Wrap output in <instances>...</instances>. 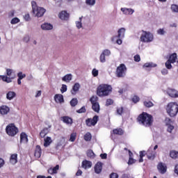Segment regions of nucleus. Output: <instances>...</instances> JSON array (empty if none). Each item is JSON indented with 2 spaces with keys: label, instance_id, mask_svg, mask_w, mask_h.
Instances as JSON below:
<instances>
[{
  "label": "nucleus",
  "instance_id": "obj_1",
  "mask_svg": "<svg viewBox=\"0 0 178 178\" xmlns=\"http://www.w3.org/2000/svg\"><path fill=\"white\" fill-rule=\"evenodd\" d=\"M137 120L140 124H143V126H145V127H150V126H152V123L154 122L152 115L147 113H143L139 115Z\"/></svg>",
  "mask_w": 178,
  "mask_h": 178
},
{
  "label": "nucleus",
  "instance_id": "obj_2",
  "mask_svg": "<svg viewBox=\"0 0 178 178\" xmlns=\"http://www.w3.org/2000/svg\"><path fill=\"white\" fill-rule=\"evenodd\" d=\"M112 92V86L106 84L99 85L97 90V94L99 97H107Z\"/></svg>",
  "mask_w": 178,
  "mask_h": 178
},
{
  "label": "nucleus",
  "instance_id": "obj_3",
  "mask_svg": "<svg viewBox=\"0 0 178 178\" xmlns=\"http://www.w3.org/2000/svg\"><path fill=\"white\" fill-rule=\"evenodd\" d=\"M166 111L171 118H175L178 113V104L176 102H170L167 105Z\"/></svg>",
  "mask_w": 178,
  "mask_h": 178
},
{
  "label": "nucleus",
  "instance_id": "obj_4",
  "mask_svg": "<svg viewBox=\"0 0 178 178\" xmlns=\"http://www.w3.org/2000/svg\"><path fill=\"white\" fill-rule=\"evenodd\" d=\"M32 12L37 17H42L46 10L44 8L37 6L35 1H31Z\"/></svg>",
  "mask_w": 178,
  "mask_h": 178
},
{
  "label": "nucleus",
  "instance_id": "obj_5",
  "mask_svg": "<svg viewBox=\"0 0 178 178\" xmlns=\"http://www.w3.org/2000/svg\"><path fill=\"white\" fill-rule=\"evenodd\" d=\"M142 34L140 35V41L142 42H152L154 40V35L150 32L142 31Z\"/></svg>",
  "mask_w": 178,
  "mask_h": 178
},
{
  "label": "nucleus",
  "instance_id": "obj_6",
  "mask_svg": "<svg viewBox=\"0 0 178 178\" xmlns=\"http://www.w3.org/2000/svg\"><path fill=\"white\" fill-rule=\"evenodd\" d=\"M127 72V67H126V65L124 64H120L116 69L115 74L119 78H123L126 76Z\"/></svg>",
  "mask_w": 178,
  "mask_h": 178
},
{
  "label": "nucleus",
  "instance_id": "obj_7",
  "mask_svg": "<svg viewBox=\"0 0 178 178\" xmlns=\"http://www.w3.org/2000/svg\"><path fill=\"white\" fill-rule=\"evenodd\" d=\"M6 131L8 136L13 137L16 136L17 133H19V129H17L15 124H11L10 125L6 127Z\"/></svg>",
  "mask_w": 178,
  "mask_h": 178
},
{
  "label": "nucleus",
  "instance_id": "obj_8",
  "mask_svg": "<svg viewBox=\"0 0 178 178\" xmlns=\"http://www.w3.org/2000/svg\"><path fill=\"white\" fill-rule=\"evenodd\" d=\"M157 169L159 173L161 175H165V173H166V170H168V167H166L165 163H159L157 165Z\"/></svg>",
  "mask_w": 178,
  "mask_h": 178
},
{
  "label": "nucleus",
  "instance_id": "obj_9",
  "mask_svg": "<svg viewBox=\"0 0 178 178\" xmlns=\"http://www.w3.org/2000/svg\"><path fill=\"white\" fill-rule=\"evenodd\" d=\"M167 94L171 98H178V91L176 90L175 89L168 88Z\"/></svg>",
  "mask_w": 178,
  "mask_h": 178
},
{
  "label": "nucleus",
  "instance_id": "obj_10",
  "mask_svg": "<svg viewBox=\"0 0 178 178\" xmlns=\"http://www.w3.org/2000/svg\"><path fill=\"white\" fill-rule=\"evenodd\" d=\"M54 100L57 104H63L65 102V99H63V96L60 94L55 95Z\"/></svg>",
  "mask_w": 178,
  "mask_h": 178
},
{
  "label": "nucleus",
  "instance_id": "obj_11",
  "mask_svg": "<svg viewBox=\"0 0 178 178\" xmlns=\"http://www.w3.org/2000/svg\"><path fill=\"white\" fill-rule=\"evenodd\" d=\"M61 120L63 123H65V124H73V119L69 116L61 117Z\"/></svg>",
  "mask_w": 178,
  "mask_h": 178
},
{
  "label": "nucleus",
  "instance_id": "obj_12",
  "mask_svg": "<svg viewBox=\"0 0 178 178\" xmlns=\"http://www.w3.org/2000/svg\"><path fill=\"white\" fill-rule=\"evenodd\" d=\"M10 111V108L8 106H0V113L1 115H8Z\"/></svg>",
  "mask_w": 178,
  "mask_h": 178
},
{
  "label": "nucleus",
  "instance_id": "obj_13",
  "mask_svg": "<svg viewBox=\"0 0 178 178\" xmlns=\"http://www.w3.org/2000/svg\"><path fill=\"white\" fill-rule=\"evenodd\" d=\"M20 143H23L24 144H26V143H29V138L27 136V134L22 132L20 134Z\"/></svg>",
  "mask_w": 178,
  "mask_h": 178
},
{
  "label": "nucleus",
  "instance_id": "obj_14",
  "mask_svg": "<svg viewBox=\"0 0 178 178\" xmlns=\"http://www.w3.org/2000/svg\"><path fill=\"white\" fill-rule=\"evenodd\" d=\"M41 29L44 31L52 30L54 26L48 22H44L41 25Z\"/></svg>",
  "mask_w": 178,
  "mask_h": 178
},
{
  "label": "nucleus",
  "instance_id": "obj_15",
  "mask_svg": "<svg viewBox=\"0 0 178 178\" xmlns=\"http://www.w3.org/2000/svg\"><path fill=\"white\" fill-rule=\"evenodd\" d=\"M80 90V83H76L72 87V89L71 90V94L72 95H76L77 94V92Z\"/></svg>",
  "mask_w": 178,
  "mask_h": 178
},
{
  "label": "nucleus",
  "instance_id": "obj_16",
  "mask_svg": "<svg viewBox=\"0 0 178 178\" xmlns=\"http://www.w3.org/2000/svg\"><path fill=\"white\" fill-rule=\"evenodd\" d=\"M69 13L66 11H61L59 14V18L61 19V20H69Z\"/></svg>",
  "mask_w": 178,
  "mask_h": 178
},
{
  "label": "nucleus",
  "instance_id": "obj_17",
  "mask_svg": "<svg viewBox=\"0 0 178 178\" xmlns=\"http://www.w3.org/2000/svg\"><path fill=\"white\" fill-rule=\"evenodd\" d=\"M15 77V76L8 77V76L0 75V78L6 83H12V80H13Z\"/></svg>",
  "mask_w": 178,
  "mask_h": 178
},
{
  "label": "nucleus",
  "instance_id": "obj_18",
  "mask_svg": "<svg viewBox=\"0 0 178 178\" xmlns=\"http://www.w3.org/2000/svg\"><path fill=\"white\" fill-rule=\"evenodd\" d=\"M95 173L99 174L102 172V163L97 162L95 166Z\"/></svg>",
  "mask_w": 178,
  "mask_h": 178
},
{
  "label": "nucleus",
  "instance_id": "obj_19",
  "mask_svg": "<svg viewBox=\"0 0 178 178\" xmlns=\"http://www.w3.org/2000/svg\"><path fill=\"white\" fill-rule=\"evenodd\" d=\"M121 10L124 15H133L134 13V10L131 8H122Z\"/></svg>",
  "mask_w": 178,
  "mask_h": 178
},
{
  "label": "nucleus",
  "instance_id": "obj_20",
  "mask_svg": "<svg viewBox=\"0 0 178 178\" xmlns=\"http://www.w3.org/2000/svg\"><path fill=\"white\" fill-rule=\"evenodd\" d=\"M41 147L40 145H36L34 153V156H35V158H41Z\"/></svg>",
  "mask_w": 178,
  "mask_h": 178
},
{
  "label": "nucleus",
  "instance_id": "obj_21",
  "mask_svg": "<svg viewBox=\"0 0 178 178\" xmlns=\"http://www.w3.org/2000/svg\"><path fill=\"white\" fill-rule=\"evenodd\" d=\"M16 97V92L14 91H8L6 94V98L8 99V101H12L13 98H15Z\"/></svg>",
  "mask_w": 178,
  "mask_h": 178
},
{
  "label": "nucleus",
  "instance_id": "obj_22",
  "mask_svg": "<svg viewBox=\"0 0 178 178\" xmlns=\"http://www.w3.org/2000/svg\"><path fill=\"white\" fill-rule=\"evenodd\" d=\"M126 33V29L121 28L118 31V38H124V34Z\"/></svg>",
  "mask_w": 178,
  "mask_h": 178
},
{
  "label": "nucleus",
  "instance_id": "obj_23",
  "mask_svg": "<svg viewBox=\"0 0 178 178\" xmlns=\"http://www.w3.org/2000/svg\"><path fill=\"white\" fill-rule=\"evenodd\" d=\"M147 159L150 161H154L155 159V152H152V150H148L146 153Z\"/></svg>",
  "mask_w": 178,
  "mask_h": 178
},
{
  "label": "nucleus",
  "instance_id": "obj_24",
  "mask_svg": "<svg viewBox=\"0 0 178 178\" xmlns=\"http://www.w3.org/2000/svg\"><path fill=\"white\" fill-rule=\"evenodd\" d=\"M72 79L73 75H72V74H67L62 78V81H65V83H70Z\"/></svg>",
  "mask_w": 178,
  "mask_h": 178
},
{
  "label": "nucleus",
  "instance_id": "obj_25",
  "mask_svg": "<svg viewBox=\"0 0 178 178\" xmlns=\"http://www.w3.org/2000/svg\"><path fill=\"white\" fill-rule=\"evenodd\" d=\"M49 133V130L48 129V128L45 127L40 131V137H41V138H45V136H47V134H48Z\"/></svg>",
  "mask_w": 178,
  "mask_h": 178
},
{
  "label": "nucleus",
  "instance_id": "obj_26",
  "mask_svg": "<svg viewBox=\"0 0 178 178\" xmlns=\"http://www.w3.org/2000/svg\"><path fill=\"white\" fill-rule=\"evenodd\" d=\"M99 117L98 115H95L92 119H90L91 126H95L98 123Z\"/></svg>",
  "mask_w": 178,
  "mask_h": 178
},
{
  "label": "nucleus",
  "instance_id": "obj_27",
  "mask_svg": "<svg viewBox=\"0 0 178 178\" xmlns=\"http://www.w3.org/2000/svg\"><path fill=\"white\" fill-rule=\"evenodd\" d=\"M10 162L13 165L17 163V154H14L10 156Z\"/></svg>",
  "mask_w": 178,
  "mask_h": 178
},
{
  "label": "nucleus",
  "instance_id": "obj_28",
  "mask_svg": "<svg viewBox=\"0 0 178 178\" xmlns=\"http://www.w3.org/2000/svg\"><path fill=\"white\" fill-rule=\"evenodd\" d=\"M92 109L94 111V112H96V113H99L100 111L99 103H95L92 104Z\"/></svg>",
  "mask_w": 178,
  "mask_h": 178
},
{
  "label": "nucleus",
  "instance_id": "obj_29",
  "mask_svg": "<svg viewBox=\"0 0 178 178\" xmlns=\"http://www.w3.org/2000/svg\"><path fill=\"white\" fill-rule=\"evenodd\" d=\"M52 143V139L51 137L47 136L46 138H44V147H49L51 145V143Z\"/></svg>",
  "mask_w": 178,
  "mask_h": 178
},
{
  "label": "nucleus",
  "instance_id": "obj_30",
  "mask_svg": "<svg viewBox=\"0 0 178 178\" xmlns=\"http://www.w3.org/2000/svg\"><path fill=\"white\" fill-rule=\"evenodd\" d=\"M170 156L172 159H177V158H178V152H177L176 150H172L170 152Z\"/></svg>",
  "mask_w": 178,
  "mask_h": 178
},
{
  "label": "nucleus",
  "instance_id": "obj_31",
  "mask_svg": "<svg viewBox=\"0 0 178 178\" xmlns=\"http://www.w3.org/2000/svg\"><path fill=\"white\" fill-rule=\"evenodd\" d=\"M83 19V17H79V21H76L75 22V24H76V27L80 30V29H82L83 28V24L81 23V20Z\"/></svg>",
  "mask_w": 178,
  "mask_h": 178
},
{
  "label": "nucleus",
  "instance_id": "obj_32",
  "mask_svg": "<svg viewBox=\"0 0 178 178\" xmlns=\"http://www.w3.org/2000/svg\"><path fill=\"white\" fill-rule=\"evenodd\" d=\"M176 59H177V54L174 53L171 56H170L168 60H170V62H172V63H175V62H176Z\"/></svg>",
  "mask_w": 178,
  "mask_h": 178
},
{
  "label": "nucleus",
  "instance_id": "obj_33",
  "mask_svg": "<svg viewBox=\"0 0 178 178\" xmlns=\"http://www.w3.org/2000/svg\"><path fill=\"white\" fill-rule=\"evenodd\" d=\"M113 134H118V136H122L124 134L123 129H115L113 131Z\"/></svg>",
  "mask_w": 178,
  "mask_h": 178
},
{
  "label": "nucleus",
  "instance_id": "obj_34",
  "mask_svg": "<svg viewBox=\"0 0 178 178\" xmlns=\"http://www.w3.org/2000/svg\"><path fill=\"white\" fill-rule=\"evenodd\" d=\"M70 104L71 106H72V108H74V106H76L77 105V104H79V100L77 99V98H73L70 102Z\"/></svg>",
  "mask_w": 178,
  "mask_h": 178
},
{
  "label": "nucleus",
  "instance_id": "obj_35",
  "mask_svg": "<svg viewBox=\"0 0 178 178\" xmlns=\"http://www.w3.org/2000/svg\"><path fill=\"white\" fill-rule=\"evenodd\" d=\"M82 168H83V169H88V168H90V161H83L82 162Z\"/></svg>",
  "mask_w": 178,
  "mask_h": 178
},
{
  "label": "nucleus",
  "instance_id": "obj_36",
  "mask_svg": "<svg viewBox=\"0 0 178 178\" xmlns=\"http://www.w3.org/2000/svg\"><path fill=\"white\" fill-rule=\"evenodd\" d=\"M90 101L92 105L94 104H99L98 103V97H97V96L92 97L90 99Z\"/></svg>",
  "mask_w": 178,
  "mask_h": 178
},
{
  "label": "nucleus",
  "instance_id": "obj_37",
  "mask_svg": "<svg viewBox=\"0 0 178 178\" xmlns=\"http://www.w3.org/2000/svg\"><path fill=\"white\" fill-rule=\"evenodd\" d=\"M143 67H156V64L153 63H146L144 64Z\"/></svg>",
  "mask_w": 178,
  "mask_h": 178
},
{
  "label": "nucleus",
  "instance_id": "obj_38",
  "mask_svg": "<svg viewBox=\"0 0 178 178\" xmlns=\"http://www.w3.org/2000/svg\"><path fill=\"white\" fill-rule=\"evenodd\" d=\"M143 104L146 108H151L154 106V103H152L151 101H145Z\"/></svg>",
  "mask_w": 178,
  "mask_h": 178
},
{
  "label": "nucleus",
  "instance_id": "obj_39",
  "mask_svg": "<svg viewBox=\"0 0 178 178\" xmlns=\"http://www.w3.org/2000/svg\"><path fill=\"white\" fill-rule=\"evenodd\" d=\"M76 137H77V134L76 133L71 134L70 141H71L72 143H74V141H76Z\"/></svg>",
  "mask_w": 178,
  "mask_h": 178
},
{
  "label": "nucleus",
  "instance_id": "obj_40",
  "mask_svg": "<svg viewBox=\"0 0 178 178\" xmlns=\"http://www.w3.org/2000/svg\"><path fill=\"white\" fill-rule=\"evenodd\" d=\"M171 10L172 12H175V13H178V6L176 4H172L171 6Z\"/></svg>",
  "mask_w": 178,
  "mask_h": 178
},
{
  "label": "nucleus",
  "instance_id": "obj_41",
  "mask_svg": "<svg viewBox=\"0 0 178 178\" xmlns=\"http://www.w3.org/2000/svg\"><path fill=\"white\" fill-rule=\"evenodd\" d=\"M20 22V19L17 17H14L11 19L10 23L11 24H17Z\"/></svg>",
  "mask_w": 178,
  "mask_h": 178
},
{
  "label": "nucleus",
  "instance_id": "obj_42",
  "mask_svg": "<svg viewBox=\"0 0 178 178\" xmlns=\"http://www.w3.org/2000/svg\"><path fill=\"white\" fill-rule=\"evenodd\" d=\"M17 77L18 79L23 80L26 77V74H23V72H19L17 73Z\"/></svg>",
  "mask_w": 178,
  "mask_h": 178
},
{
  "label": "nucleus",
  "instance_id": "obj_43",
  "mask_svg": "<svg viewBox=\"0 0 178 178\" xmlns=\"http://www.w3.org/2000/svg\"><path fill=\"white\" fill-rule=\"evenodd\" d=\"M67 91V86L63 84L62 87L60 88V92L62 94H63L64 92H66Z\"/></svg>",
  "mask_w": 178,
  "mask_h": 178
},
{
  "label": "nucleus",
  "instance_id": "obj_44",
  "mask_svg": "<svg viewBox=\"0 0 178 178\" xmlns=\"http://www.w3.org/2000/svg\"><path fill=\"white\" fill-rule=\"evenodd\" d=\"M172 62L170 60H167L165 63V67H167V69H172Z\"/></svg>",
  "mask_w": 178,
  "mask_h": 178
},
{
  "label": "nucleus",
  "instance_id": "obj_45",
  "mask_svg": "<svg viewBox=\"0 0 178 178\" xmlns=\"http://www.w3.org/2000/svg\"><path fill=\"white\" fill-rule=\"evenodd\" d=\"M167 126H168L167 131H168V133H172L173 129H175V127L170 124H167Z\"/></svg>",
  "mask_w": 178,
  "mask_h": 178
},
{
  "label": "nucleus",
  "instance_id": "obj_46",
  "mask_svg": "<svg viewBox=\"0 0 178 178\" xmlns=\"http://www.w3.org/2000/svg\"><path fill=\"white\" fill-rule=\"evenodd\" d=\"M77 113H86V106H82L80 109L76 111Z\"/></svg>",
  "mask_w": 178,
  "mask_h": 178
},
{
  "label": "nucleus",
  "instance_id": "obj_47",
  "mask_svg": "<svg viewBox=\"0 0 178 178\" xmlns=\"http://www.w3.org/2000/svg\"><path fill=\"white\" fill-rule=\"evenodd\" d=\"M51 169L53 170V172L54 173V175H56V173H58V171L59 170V165H56L53 168H51Z\"/></svg>",
  "mask_w": 178,
  "mask_h": 178
},
{
  "label": "nucleus",
  "instance_id": "obj_48",
  "mask_svg": "<svg viewBox=\"0 0 178 178\" xmlns=\"http://www.w3.org/2000/svg\"><path fill=\"white\" fill-rule=\"evenodd\" d=\"M165 33H166V32L165 31V30H163V29H159L157 31V34H159V35H164Z\"/></svg>",
  "mask_w": 178,
  "mask_h": 178
},
{
  "label": "nucleus",
  "instance_id": "obj_49",
  "mask_svg": "<svg viewBox=\"0 0 178 178\" xmlns=\"http://www.w3.org/2000/svg\"><path fill=\"white\" fill-rule=\"evenodd\" d=\"M13 73V70L9 69V68H8L6 70V74H7V76H9V77H10V76H12Z\"/></svg>",
  "mask_w": 178,
  "mask_h": 178
},
{
  "label": "nucleus",
  "instance_id": "obj_50",
  "mask_svg": "<svg viewBox=\"0 0 178 178\" xmlns=\"http://www.w3.org/2000/svg\"><path fill=\"white\" fill-rule=\"evenodd\" d=\"M102 54L105 56H109V55H111V51L109 49H105Z\"/></svg>",
  "mask_w": 178,
  "mask_h": 178
},
{
  "label": "nucleus",
  "instance_id": "obj_51",
  "mask_svg": "<svg viewBox=\"0 0 178 178\" xmlns=\"http://www.w3.org/2000/svg\"><path fill=\"white\" fill-rule=\"evenodd\" d=\"M85 141H90V132L86 133L83 137Z\"/></svg>",
  "mask_w": 178,
  "mask_h": 178
},
{
  "label": "nucleus",
  "instance_id": "obj_52",
  "mask_svg": "<svg viewBox=\"0 0 178 178\" xmlns=\"http://www.w3.org/2000/svg\"><path fill=\"white\" fill-rule=\"evenodd\" d=\"M132 101L133 102H134V104H137V102L140 101V97H138V96H134V97L132 98Z\"/></svg>",
  "mask_w": 178,
  "mask_h": 178
},
{
  "label": "nucleus",
  "instance_id": "obj_53",
  "mask_svg": "<svg viewBox=\"0 0 178 178\" xmlns=\"http://www.w3.org/2000/svg\"><path fill=\"white\" fill-rule=\"evenodd\" d=\"M24 42H29L30 41V36L29 35H26L23 38Z\"/></svg>",
  "mask_w": 178,
  "mask_h": 178
},
{
  "label": "nucleus",
  "instance_id": "obj_54",
  "mask_svg": "<svg viewBox=\"0 0 178 178\" xmlns=\"http://www.w3.org/2000/svg\"><path fill=\"white\" fill-rule=\"evenodd\" d=\"M92 74L94 77H97L98 76V70L97 69H93L92 71Z\"/></svg>",
  "mask_w": 178,
  "mask_h": 178
},
{
  "label": "nucleus",
  "instance_id": "obj_55",
  "mask_svg": "<svg viewBox=\"0 0 178 178\" xmlns=\"http://www.w3.org/2000/svg\"><path fill=\"white\" fill-rule=\"evenodd\" d=\"M110 178H119V175H118L116 172H112L110 175Z\"/></svg>",
  "mask_w": 178,
  "mask_h": 178
},
{
  "label": "nucleus",
  "instance_id": "obj_56",
  "mask_svg": "<svg viewBox=\"0 0 178 178\" xmlns=\"http://www.w3.org/2000/svg\"><path fill=\"white\" fill-rule=\"evenodd\" d=\"M112 104H113V100H112L111 99H108L106 100V106H109V105H112Z\"/></svg>",
  "mask_w": 178,
  "mask_h": 178
},
{
  "label": "nucleus",
  "instance_id": "obj_57",
  "mask_svg": "<svg viewBox=\"0 0 178 178\" xmlns=\"http://www.w3.org/2000/svg\"><path fill=\"white\" fill-rule=\"evenodd\" d=\"M134 60L135 62H140L141 60V58L140 57V55L137 54L134 56Z\"/></svg>",
  "mask_w": 178,
  "mask_h": 178
},
{
  "label": "nucleus",
  "instance_id": "obj_58",
  "mask_svg": "<svg viewBox=\"0 0 178 178\" xmlns=\"http://www.w3.org/2000/svg\"><path fill=\"white\" fill-rule=\"evenodd\" d=\"M106 61L105 59V55H104L102 53L100 55V62H102V63H104Z\"/></svg>",
  "mask_w": 178,
  "mask_h": 178
},
{
  "label": "nucleus",
  "instance_id": "obj_59",
  "mask_svg": "<svg viewBox=\"0 0 178 178\" xmlns=\"http://www.w3.org/2000/svg\"><path fill=\"white\" fill-rule=\"evenodd\" d=\"M136 163V160H134V159L129 157V160L128 161V164L129 165H133V163Z\"/></svg>",
  "mask_w": 178,
  "mask_h": 178
},
{
  "label": "nucleus",
  "instance_id": "obj_60",
  "mask_svg": "<svg viewBox=\"0 0 178 178\" xmlns=\"http://www.w3.org/2000/svg\"><path fill=\"white\" fill-rule=\"evenodd\" d=\"M117 113L118 115H122V113H123V107L118 108Z\"/></svg>",
  "mask_w": 178,
  "mask_h": 178
},
{
  "label": "nucleus",
  "instance_id": "obj_61",
  "mask_svg": "<svg viewBox=\"0 0 178 178\" xmlns=\"http://www.w3.org/2000/svg\"><path fill=\"white\" fill-rule=\"evenodd\" d=\"M168 71L166 68H164L161 70V74L163 75V76H166V74H168Z\"/></svg>",
  "mask_w": 178,
  "mask_h": 178
},
{
  "label": "nucleus",
  "instance_id": "obj_62",
  "mask_svg": "<svg viewBox=\"0 0 178 178\" xmlns=\"http://www.w3.org/2000/svg\"><path fill=\"white\" fill-rule=\"evenodd\" d=\"M24 20H26V22H29L30 20V14H26L24 15Z\"/></svg>",
  "mask_w": 178,
  "mask_h": 178
},
{
  "label": "nucleus",
  "instance_id": "obj_63",
  "mask_svg": "<svg viewBox=\"0 0 178 178\" xmlns=\"http://www.w3.org/2000/svg\"><path fill=\"white\" fill-rule=\"evenodd\" d=\"M3 165H5V161L0 158V169L3 168Z\"/></svg>",
  "mask_w": 178,
  "mask_h": 178
},
{
  "label": "nucleus",
  "instance_id": "obj_64",
  "mask_svg": "<svg viewBox=\"0 0 178 178\" xmlns=\"http://www.w3.org/2000/svg\"><path fill=\"white\" fill-rule=\"evenodd\" d=\"M107 156H108V154H106V153L100 154V157L102 158V159H106Z\"/></svg>",
  "mask_w": 178,
  "mask_h": 178
}]
</instances>
